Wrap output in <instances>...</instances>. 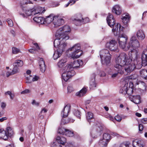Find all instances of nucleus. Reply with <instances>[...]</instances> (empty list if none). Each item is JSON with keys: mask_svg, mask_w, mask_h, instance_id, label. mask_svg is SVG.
Returning a JSON list of instances; mask_svg holds the SVG:
<instances>
[{"mask_svg": "<svg viewBox=\"0 0 147 147\" xmlns=\"http://www.w3.org/2000/svg\"><path fill=\"white\" fill-rule=\"evenodd\" d=\"M86 119L88 122L90 123L94 120L93 114L91 112H88L86 114Z\"/></svg>", "mask_w": 147, "mask_h": 147, "instance_id": "obj_30", "label": "nucleus"}, {"mask_svg": "<svg viewBox=\"0 0 147 147\" xmlns=\"http://www.w3.org/2000/svg\"><path fill=\"white\" fill-rule=\"evenodd\" d=\"M5 95H9L10 97V98L11 100H13L15 96V95L13 93H12L11 91H8L5 93Z\"/></svg>", "mask_w": 147, "mask_h": 147, "instance_id": "obj_45", "label": "nucleus"}, {"mask_svg": "<svg viewBox=\"0 0 147 147\" xmlns=\"http://www.w3.org/2000/svg\"><path fill=\"white\" fill-rule=\"evenodd\" d=\"M127 40V36L123 34H119L117 38L119 46L125 51L128 50L126 49L127 48V45L126 46V43Z\"/></svg>", "mask_w": 147, "mask_h": 147, "instance_id": "obj_8", "label": "nucleus"}, {"mask_svg": "<svg viewBox=\"0 0 147 147\" xmlns=\"http://www.w3.org/2000/svg\"><path fill=\"white\" fill-rule=\"evenodd\" d=\"M106 47L111 51L116 52L119 51L117 42L115 40H111L109 42L107 43Z\"/></svg>", "mask_w": 147, "mask_h": 147, "instance_id": "obj_11", "label": "nucleus"}, {"mask_svg": "<svg viewBox=\"0 0 147 147\" xmlns=\"http://www.w3.org/2000/svg\"><path fill=\"white\" fill-rule=\"evenodd\" d=\"M32 76L29 75L27 76L26 78V83H32V80L31 78Z\"/></svg>", "mask_w": 147, "mask_h": 147, "instance_id": "obj_46", "label": "nucleus"}, {"mask_svg": "<svg viewBox=\"0 0 147 147\" xmlns=\"http://www.w3.org/2000/svg\"><path fill=\"white\" fill-rule=\"evenodd\" d=\"M60 36L57 35L56 36V39L54 41V45L55 47L57 49V50L63 53L65 50L67 46V44L64 41L69 39V37L66 35L65 37H61Z\"/></svg>", "mask_w": 147, "mask_h": 147, "instance_id": "obj_4", "label": "nucleus"}, {"mask_svg": "<svg viewBox=\"0 0 147 147\" xmlns=\"http://www.w3.org/2000/svg\"><path fill=\"white\" fill-rule=\"evenodd\" d=\"M129 18L130 17L128 14L125 15V16H123L122 19L123 24H125L129 22Z\"/></svg>", "mask_w": 147, "mask_h": 147, "instance_id": "obj_35", "label": "nucleus"}, {"mask_svg": "<svg viewBox=\"0 0 147 147\" xmlns=\"http://www.w3.org/2000/svg\"><path fill=\"white\" fill-rule=\"evenodd\" d=\"M100 57L103 64L107 65L110 63L111 55L108 50L106 49L101 50L100 52Z\"/></svg>", "mask_w": 147, "mask_h": 147, "instance_id": "obj_5", "label": "nucleus"}, {"mask_svg": "<svg viewBox=\"0 0 147 147\" xmlns=\"http://www.w3.org/2000/svg\"><path fill=\"white\" fill-rule=\"evenodd\" d=\"M71 30L69 26L67 25L57 30L55 36H57V35H59L60 36V37H64L66 35L68 36V33L70 32Z\"/></svg>", "mask_w": 147, "mask_h": 147, "instance_id": "obj_9", "label": "nucleus"}, {"mask_svg": "<svg viewBox=\"0 0 147 147\" xmlns=\"http://www.w3.org/2000/svg\"><path fill=\"white\" fill-rule=\"evenodd\" d=\"M140 45V42L136 37L135 36H132L127 44V48H126V49L130 50L129 55V58H131V60L136 57L138 53L136 49L139 47Z\"/></svg>", "mask_w": 147, "mask_h": 147, "instance_id": "obj_2", "label": "nucleus"}, {"mask_svg": "<svg viewBox=\"0 0 147 147\" xmlns=\"http://www.w3.org/2000/svg\"><path fill=\"white\" fill-rule=\"evenodd\" d=\"M95 77L96 75L94 74H92L91 75L90 82V88L93 89L96 86V84L95 82Z\"/></svg>", "mask_w": 147, "mask_h": 147, "instance_id": "obj_22", "label": "nucleus"}, {"mask_svg": "<svg viewBox=\"0 0 147 147\" xmlns=\"http://www.w3.org/2000/svg\"><path fill=\"white\" fill-rule=\"evenodd\" d=\"M129 81L127 82H126L124 85L121 88L120 90V92L124 94H127V90L129 87V84L128 83Z\"/></svg>", "mask_w": 147, "mask_h": 147, "instance_id": "obj_23", "label": "nucleus"}, {"mask_svg": "<svg viewBox=\"0 0 147 147\" xmlns=\"http://www.w3.org/2000/svg\"><path fill=\"white\" fill-rule=\"evenodd\" d=\"M87 90L86 88L84 87L79 92H77L76 95L80 97H82L86 93Z\"/></svg>", "mask_w": 147, "mask_h": 147, "instance_id": "obj_27", "label": "nucleus"}, {"mask_svg": "<svg viewBox=\"0 0 147 147\" xmlns=\"http://www.w3.org/2000/svg\"><path fill=\"white\" fill-rule=\"evenodd\" d=\"M18 68L16 67H14L11 71L12 73L11 74H16L18 72Z\"/></svg>", "mask_w": 147, "mask_h": 147, "instance_id": "obj_54", "label": "nucleus"}, {"mask_svg": "<svg viewBox=\"0 0 147 147\" xmlns=\"http://www.w3.org/2000/svg\"><path fill=\"white\" fill-rule=\"evenodd\" d=\"M138 77L137 75L136 74L127 76L125 79V82H127L130 80H136L137 78Z\"/></svg>", "mask_w": 147, "mask_h": 147, "instance_id": "obj_36", "label": "nucleus"}, {"mask_svg": "<svg viewBox=\"0 0 147 147\" xmlns=\"http://www.w3.org/2000/svg\"><path fill=\"white\" fill-rule=\"evenodd\" d=\"M129 99L136 104L140 103L141 102V98L139 95L130 96L129 97Z\"/></svg>", "mask_w": 147, "mask_h": 147, "instance_id": "obj_17", "label": "nucleus"}, {"mask_svg": "<svg viewBox=\"0 0 147 147\" xmlns=\"http://www.w3.org/2000/svg\"><path fill=\"white\" fill-rule=\"evenodd\" d=\"M62 53L57 50L55 51L53 54V57L54 59H56L59 57L62 54Z\"/></svg>", "mask_w": 147, "mask_h": 147, "instance_id": "obj_39", "label": "nucleus"}, {"mask_svg": "<svg viewBox=\"0 0 147 147\" xmlns=\"http://www.w3.org/2000/svg\"><path fill=\"white\" fill-rule=\"evenodd\" d=\"M74 89L73 86L71 85H69L67 87V90L68 92H71L74 91Z\"/></svg>", "mask_w": 147, "mask_h": 147, "instance_id": "obj_51", "label": "nucleus"}, {"mask_svg": "<svg viewBox=\"0 0 147 147\" xmlns=\"http://www.w3.org/2000/svg\"><path fill=\"white\" fill-rule=\"evenodd\" d=\"M7 21L9 26L12 27L13 26V23L12 20L11 19L8 18L7 19Z\"/></svg>", "mask_w": 147, "mask_h": 147, "instance_id": "obj_50", "label": "nucleus"}, {"mask_svg": "<svg viewBox=\"0 0 147 147\" xmlns=\"http://www.w3.org/2000/svg\"><path fill=\"white\" fill-rule=\"evenodd\" d=\"M128 60L130 67L132 66L134 67L133 70L135 68L140 69L142 66H145L147 65V55L144 53H142L141 58L138 57L137 55L136 58L131 60V58H128Z\"/></svg>", "mask_w": 147, "mask_h": 147, "instance_id": "obj_3", "label": "nucleus"}, {"mask_svg": "<svg viewBox=\"0 0 147 147\" xmlns=\"http://www.w3.org/2000/svg\"><path fill=\"white\" fill-rule=\"evenodd\" d=\"M30 92V90L28 89H26L21 92V94H25L29 93Z\"/></svg>", "mask_w": 147, "mask_h": 147, "instance_id": "obj_57", "label": "nucleus"}, {"mask_svg": "<svg viewBox=\"0 0 147 147\" xmlns=\"http://www.w3.org/2000/svg\"><path fill=\"white\" fill-rule=\"evenodd\" d=\"M6 106V105L5 103L4 102H2L1 103V107L3 109L5 108V107Z\"/></svg>", "mask_w": 147, "mask_h": 147, "instance_id": "obj_62", "label": "nucleus"}, {"mask_svg": "<svg viewBox=\"0 0 147 147\" xmlns=\"http://www.w3.org/2000/svg\"><path fill=\"white\" fill-rule=\"evenodd\" d=\"M39 65L40 69L42 72H44L45 70V62L43 59L40 58L39 60Z\"/></svg>", "mask_w": 147, "mask_h": 147, "instance_id": "obj_24", "label": "nucleus"}, {"mask_svg": "<svg viewBox=\"0 0 147 147\" xmlns=\"http://www.w3.org/2000/svg\"><path fill=\"white\" fill-rule=\"evenodd\" d=\"M55 16L53 14H51L49 16H48L45 19V24L46 23L47 24H50L52 22H53V18Z\"/></svg>", "mask_w": 147, "mask_h": 147, "instance_id": "obj_31", "label": "nucleus"}, {"mask_svg": "<svg viewBox=\"0 0 147 147\" xmlns=\"http://www.w3.org/2000/svg\"><path fill=\"white\" fill-rule=\"evenodd\" d=\"M139 130L140 131H142L143 129V126L142 124H140L138 126Z\"/></svg>", "mask_w": 147, "mask_h": 147, "instance_id": "obj_56", "label": "nucleus"}, {"mask_svg": "<svg viewBox=\"0 0 147 147\" xmlns=\"http://www.w3.org/2000/svg\"><path fill=\"white\" fill-rule=\"evenodd\" d=\"M40 78L39 76H34L32 79V82H35L38 80Z\"/></svg>", "mask_w": 147, "mask_h": 147, "instance_id": "obj_53", "label": "nucleus"}, {"mask_svg": "<svg viewBox=\"0 0 147 147\" xmlns=\"http://www.w3.org/2000/svg\"><path fill=\"white\" fill-rule=\"evenodd\" d=\"M62 73V79L65 82L67 81L69 79L71 78L74 74H73L71 72L67 73L65 72H61Z\"/></svg>", "mask_w": 147, "mask_h": 147, "instance_id": "obj_19", "label": "nucleus"}, {"mask_svg": "<svg viewBox=\"0 0 147 147\" xmlns=\"http://www.w3.org/2000/svg\"><path fill=\"white\" fill-rule=\"evenodd\" d=\"M123 27H121L120 24L117 23L112 29V31L115 35L117 36L120 30L122 31L123 30Z\"/></svg>", "mask_w": 147, "mask_h": 147, "instance_id": "obj_15", "label": "nucleus"}, {"mask_svg": "<svg viewBox=\"0 0 147 147\" xmlns=\"http://www.w3.org/2000/svg\"><path fill=\"white\" fill-rule=\"evenodd\" d=\"M115 119L118 121L119 122L121 120L122 118L119 115H117L115 117Z\"/></svg>", "mask_w": 147, "mask_h": 147, "instance_id": "obj_55", "label": "nucleus"}, {"mask_svg": "<svg viewBox=\"0 0 147 147\" xmlns=\"http://www.w3.org/2000/svg\"><path fill=\"white\" fill-rule=\"evenodd\" d=\"M61 72H65L67 73L71 72L73 74H75L74 71L73 69L72 65L69 64L66 66L62 68L60 70Z\"/></svg>", "mask_w": 147, "mask_h": 147, "instance_id": "obj_14", "label": "nucleus"}, {"mask_svg": "<svg viewBox=\"0 0 147 147\" xmlns=\"http://www.w3.org/2000/svg\"><path fill=\"white\" fill-rule=\"evenodd\" d=\"M67 61V60L65 58L61 59L58 63L57 65L58 67L60 68L62 67Z\"/></svg>", "mask_w": 147, "mask_h": 147, "instance_id": "obj_40", "label": "nucleus"}, {"mask_svg": "<svg viewBox=\"0 0 147 147\" xmlns=\"http://www.w3.org/2000/svg\"><path fill=\"white\" fill-rule=\"evenodd\" d=\"M141 122L144 124L147 123V118H143L141 120Z\"/></svg>", "mask_w": 147, "mask_h": 147, "instance_id": "obj_58", "label": "nucleus"}, {"mask_svg": "<svg viewBox=\"0 0 147 147\" xmlns=\"http://www.w3.org/2000/svg\"><path fill=\"white\" fill-rule=\"evenodd\" d=\"M107 23L111 27H112L115 24V21L113 16L111 13H109L107 18Z\"/></svg>", "mask_w": 147, "mask_h": 147, "instance_id": "obj_16", "label": "nucleus"}, {"mask_svg": "<svg viewBox=\"0 0 147 147\" xmlns=\"http://www.w3.org/2000/svg\"><path fill=\"white\" fill-rule=\"evenodd\" d=\"M128 58L124 53L120 54L116 60V64L114 66L115 70L116 72L113 74L112 78H115L118 74H123L128 75L133 70L134 66L130 67L128 62Z\"/></svg>", "mask_w": 147, "mask_h": 147, "instance_id": "obj_1", "label": "nucleus"}, {"mask_svg": "<svg viewBox=\"0 0 147 147\" xmlns=\"http://www.w3.org/2000/svg\"><path fill=\"white\" fill-rule=\"evenodd\" d=\"M23 65V61L21 60H16L13 63V65L16 67H22Z\"/></svg>", "mask_w": 147, "mask_h": 147, "instance_id": "obj_38", "label": "nucleus"}, {"mask_svg": "<svg viewBox=\"0 0 147 147\" xmlns=\"http://www.w3.org/2000/svg\"><path fill=\"white\" fill-rule=\"evenodd\" d=\"M133 84L132 82H129V86L127 90V94L130 96L131 95V94H132L133 92Z\"/></svg>", "mask_w": 147, "mask_h": 147, "instance_id": "obj_32", "label": "nucleus"}, {"mask_svg": "<svg viewBox=\"0 0 147 147\" xmlns=\"http://www.w3.org/2000/svg\"><path fill=\"white\" fill-rule=\"evenodd\" d=\"M132 145L133 147H143L142 142L138 140H135L133 141Z\"/></svg>", "mask_w": 147, "mask_h": 147, "instance_id": "obj_26", "label": "nucleus"}, {"mask_svg": "<svg viewBox=\"0 0 147 147\" xmlns=\"http://www.w3.org/2000/svg\"><path fill=\"white\" fill-rule=\"evenodd\" d=\"M7 118L6 117H3L0 119V122L3 121H4L6 120Z\"/></svg>", "mask_w": 147, "mask_h": 147, "instance_id": "obj_60", "label": "nucleus"}, {"mask_svg": "<svg viewBox=\"0 0 147 147\" xmlns=\"http://www.w3.org/2000/svg\"><path fill=\"white\" fill-rule=\"evenodd\" d=\"M74 113L75 115L78 118H80V112L78 110H74Z\"/></svg>", "mask_w": 147, "mask_h": 147, "instance_id": "obj_48", "label": "nucleus"}, {"mask_svg": "<svg viewBox=\"0 0 147 147\" xmlns=\"http://www.w3.org/2000/svg\"><path fill=\"white\" fill-rule=\"evenodd\" d=\"M11 72H9V71H7L6 73V76L8 77H9L10 76L12 75V74H11Z\"/></svg>", "mask_w": 147, "mask_h": 147, "instance_id": "obj_63", "label": "nucleus"}, {"mask_svg": "<svg viewBox=\"0 0 147 147\" xmlns=\"http://www.w3.org/2000/svg\"><path fill=\"white\" fill-rule=\"evenodd\" d=\"M71 106L69 104L67 105L64 108L61 113V116H67L70 111Z\"/></svg>", "mask_w": 147, "mask_h": 147, "instance_id": "obj_20", "label": "nucleus"}, {"mask_svg": "<svg viewBox=\"0 0 147 147\" xmlns=\"http://www.w3.org/2000/svg\"><path fill=\"white\" fill-rule=\"evenodd\" d=\"M31 103L32 105H34L36 106H38L39 105V103L38 102H37L34 100H32Z\"/></svg>", "mask_w": 147, "mask_h": 147, "instance_id": "obj_52", "label": "nucleus"}, {"mask_svg": "<svg viewBox=\"0 0 147 147\" xmlns=\"http://www.w3.org/2000/svg\"><path fill=\"white\" fill-rule=\"evenodd\" d=\"M102 139L104 140H105L106 141L109 142V140L111 139L110 138V135L107 133H105L104 134L103 136Z\"/></svg>", "mask_w": 147, "mask_h": 147, "instance_id": "obj_42", "label": "nucleus"}, {"mask_svg": "<svg viewBox=\"0 0 147 147\" xmlns=\"http://www.w3.org/2000/svg\"><path fill=\"white\" fill-rule=\"evenodd\" d=\"M140 74L141 76L146 80H147V71L144 69L140 71Z\"/></svg>", "mask_w": 147, "mask_h": 147, "instance_id": "obj_34", "label": "nucleus"}, {"mask_svg": "<svg viewBox=\"0 0 147 147\" xmlns=\"http://www.w3.org/2000/svg\"><path fill=\"white\" fill-rule=\"evenodd\" d=\"M112 11L117 15H120L121 13V9L119 5H115L113 8Z\"/></svg>", "mask_w": 147, "mask_h": 147, "instance_id": "obj_28", "label": "nucleus"}, {"mask_svg": "<svg viewBox=\"0 0 147 147\" xmlns=\"http://www.w3.org/2000/svg\"><path fill=\"white\" fill-rule=\"evenodd\" d=\"M109 142L107 141H106L105 140H104V139H102L100 140L99 144L100 146L102 147H106Z\"/></svg>", "mask_w": 147, "mask_h": 147, "instance_id": "obj_37", "label": "nucleus"}, {"mask_svg": "<svg viewBox=\"0 0 147 147\" xmlns=\"http://www.w3.org/2000/svg\"><path fill=\"white\" fill-rule=\"evenodd\" d=\"M65 135L69 137H72L74 134L73 131L66 129Z\"/></svg>", "mask_w": 147, "mask_h": 147, "instance_id": "obj_43", "label": "nucleus"}, {"mask_svg": "<svg viewBox=\"0 0 147 147\" xmlns=\"http://www.w3.org/2000/svg\"><path fill=\"white\" fill-rule=\"evenodd\" d=\"M136 35L138 39L140 40H143L145 37L144 32L141 30H139L137 31L136 33Z\"/></svg>", "mask_w": 147, "mask_h": 147, "instance_id": "obj_25", "label": "nucleus"}, {"mask_svg": "<svg viewBox=\"0 0 147 147\" xmlns=\"http://www.w3.org/2000/svg\"><path fill=\"white\" fill-rule=\"evenodd\" d=\"M33 20L35 22L40 23L41 24H45V18L42 17H35L33 18Z\"/></svg>", "mask_w": 147, "mask_h": 147, "instance_id": "obj_29", "label": "nucleus"}, {"mask_svg": "<svg viewBox=\"0 0 147 147\" xmlns=\"http://www.w3.org/2000/svg\"><path fill=\"white\" fill-rule=\"evenodd\" d=\"M64 23L63 18L59 16H55L53 18V24L55 27L61 26Z\"/></svg>", "mask_w": 147, "mask_h": 147, "instance_id": "obj_13", "label": "nucleus"}, {"mask_svg": "<svg viewBox=\"0 0 147 147\" xmlns=\"http://www.w3.org/2000/svg\"><path fill=\"white\" fill-rule=\"evenodd\" d=\"M89 21V19L88 18L83 19L82 17L80 18L77 17V18L74 19V22L76 25H78L81 23H86L88 22Z\"/></svg>", "mask_w": 147, "mask_h": 147, "instance_id": "obj_18", "label": "nucleus"}, {"mask_svg": "<svg viewBox=\"0 0 147 147\" xmlns=\"http://www.w3.org/2000/svg\"><path fill=\"white\" fill-rule=\"evenodd\" d=\"M80 49V45L79 44H76L72 47L70 48L69 51H74L70 55L71 58L75 59L79 58L82 54V51Z\"/></svg>", "mask_w": 147, "mask_h": 147, "instance_id": "obj_7", "label": "nucleus"}, {"mask_svg": "<svg viewBox=\"0 0 147 147\" xmlns=\"http://www.w3.org/2000/svg\"><path fill=\"white\" fill-rule=\"evenodd\" d=\"M66 141V139L64 137L57 136L55 141L51 144V146L52 147H61V144L63 145Z\"/></svg>", "mask_w": 147, "mask_h": 147, "instance_id": "obj_10", "label": "nucleus"}, {"mask_svg": "<svg viewBox=\"0 0 147 147\" xmlns=\"http://www.w3.org/2000/svg\"><path fill=\"white\" fill-rule=\"evenodd\" d=\"M35 15L37 14L41 13L43 12V8L39 7H37L35 10H34Z\"/></svg>", "mask_w": 147, "mask_h": 147, "instance_id": "obj_41", "label": "nucleus"}, {"mask_svg": "<svg viewBox=\"0 0 147 147\" xmlns=\"http://www.w3.org/2000/svg\"><path fill=\"white\" fill-rule=\"evenodd\" d=\"M62 117V118L61 122V124H65L68 123L70 122L73 123L74 120L73 119H69L67 118V116H61Z\"/></svg>", "mask_w": 147, "mask_h": 147, "instance_id": "obj_21", "label": "nucleus"}, {"mask_svg": "<svg viewBox=\"0 0 147 147\" xmlns=\"http://www.w3.org/2000/svg\"><path fill=\"white\" fill-rule=\"evenodd\" d=\"M9 129H10L9 127H8L7 128V131H5L3 129H0V139H3L5 140H7L8 138V137L11 135V133H9L12 131L10 130L9 131Z\"/></svg>", "mask_w": 147, "mask_h": 147, "instance_id": "obj_12", "label": "nucleus"}, {"mask_svg": "<svg viewBox=\"0 0 147 147\" xmlns=\"http://www.w3.org/2000/svg\"><path fill=\"white\" fill-rule=\"evenodd\" d=\"M34 45L35 46V47L36 48V50H38L39 49V47L38 44L37 43H34Z\"/></svg>", "mask_w": 147, "mask_h": 147, "instance_id": "obj_64", "label": "nucleus"}, {"mask_svg": "<svg viewBox=\"0 0 147 147\" xmlns=\"http://www.w3.org/2000/svg\"><path fill=\"white\" fill-rule=\"evenodd\" d=\"M130 143L128 142H126L121 144L120 147H129Z\"/></svg>", "mask_w": 147, "mask_h": 147, "instance_id": "obj_49", "label": "nucleus"}, {"mask_svg": "<svg viewBox=\"0 0 147 147\" xmlns=\"http://www.w3.org/2000/svg\"><path fill=\"white\" fill-rule=\"evenodd\" d=\"M28 3V0H21L20 1V5L24 11V13L21 14V15L24 18H27L28 16L35 15L34 10H29L27 9L26 5Z\"/></svg>", "mask_w": 147, "mask_h": 147, "instance_id": "obj_6", "label": "nucleus"}, {"mask_svg": "<svg viewBox=\"0 0 147 147\" xmlns=\"http://www.w3.org/2000/svg\"><path fill=\"white\" fill-rule=\"evenodd\" d=\"M82 64V60H79L75 61L73 62L72 65L73 68H76L79 67Z\"/></svg>", "mask_w": 147, "mask_h": 147, "instance_id": "obj_33", "label": "nucleus"}, {"mask_svg": "<svg viewBox=\"0 0 147 147\" xmlns=\"http://www.w3.org/2000/svg\"><path fill=\"white\" fill-rule=\"evenodd\" d=\"M12 52L13 54H16L20 52V50L15 47H13L12 48Z\"/></svg>", "mask_w": 147, "mask_h": 147, "instance_id": "obj_47", "label": "nucleus"}, {"mask_svg": "<svg viewBox=\"0 0 147 147\" xmlns=\"http://www.w3.org/2000/svg\"><path fill=\"white\" fill-rule=\"evenodd\" d=\"M137 84H139V85H143L144 86L145 88H146V86H145V84L142 81H139V82Z\"/></svg>", "mask_w": 147, "mask_h": 147, "instance_id": "obj_59", "label": "nucleus"}, {"mask_svg": "<svg viewBox=\"0 0 147 147\" xmlns=\"http://www.w3.org/2000/svg\"><path fill=\"white\" fill-rule=\"evenodd\" d=\"M76 2V0H70L69 1V3L71 5L74 4Z\"/></svg>", "mask_w": 147, "mask_h": 147, "instance_id": "obj_61", "label": "nucleus"}, {"mask_svg": "<svg viewBox=\"0 0 147 147\" xmlns=\"http://www.w3.org/2000/svg\"><path fill=\"white\" fill-rule=\"evenodd\" d=\"M66 129L63 128H59L58 131V132L60 134L63 135H65Z\"/></svg>", "mask_w": 147, "mask_h": 147, "instance_id": "obj_44", "label": "nucleus"}]
</instances>
